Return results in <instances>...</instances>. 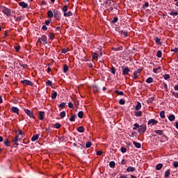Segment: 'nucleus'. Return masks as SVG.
<instances>
[{
    "label": "nucleus",
    "instance_id": "obj_24",
    "mask_svg": "<svg viewBox=\"0 0 178 178\" xmlns=\"http://www.w3.org/2000/svg\"><path fill=\"white\" fill-rule=\"evenodd\" d=\"M47 16L50 18L54 17V13H52V10H49L47 12Z\"/></svg>",
    "mask_w": 178,
    "mask_h": 178
},
{
    "label": "nucleus",
    "instance_id": "obj_6",
    "mask_svg": "<svg viewBox=\"0 0 178 178\" xmlns=\"http://www.w3.org/2000/svg\"><path fill=\"white\" fill-rule=\"evenodd\" d=\"M23 138V136H22L21 138H19V135L15 136V139L13 140V143H14L15 145H19V143H17V141H19V140H22Z\"/></svg>",
    "mask_w": 178,
    "mask_h": 178
},
{
    "label": "nucleus",
    "instance_id": "obj_34",
    "mask_svg": "<svg viewBox=\"0 0 178 178\" xmlns=\"http://www.w3.org/2000/svg\"><path fill=\"white\" fill-rule=\"evenodd\" d=\"M38 135H35L31 138V141H37V139L38 138Z\"/></svg>",
    "mask_w": 178,
    "mask_h": 178
},
{
    "label": "nucleus",
    "instance_id": "obj_16",
    "mask_svg": "<svg viewBox=\"0 0 178 178\" xmlns=\"http://www.w3.org/2000/svg\"><path fill=\"white\" fill-rule=\"evenodd\" d=\"M133 144L135 145L136 148H141V143L133 141Z\"/></svg>",
    "mask_w": 178,
    "mask_h": 178
},
{
    "label": "nucleus",
    "instance_id": "obj_46",
    "mask_svg": "<svg viewBox=\"0 0 178 178\" xmlns=\"http://www.w3.org/2000/svg\"><path fill=\"white\" fill-rule=\"evenodd\" d=\"M160 69H161V67H157V68H154V69H153L154 73H158V70H160Z\"/></svg>",
    "mask_w": 178,
    "mask_h": 178
},
{
    "label": "nucleus",
    "instance_id": "obj_3",
    "mask_svg": "<svg viewBox=\"0 0 178 178\" xmlns=\"http://www.w3.org/2000/svg\"><path fill=\"white\" fill-rule=\"evenodd\" d=\"M138 133L141 134V133L144 134L145 131H147V126L145 124H142L139 126Z\"/></svg>",
    "mask_w": 178,
    "mask_h": 178
},
{
    "label": "nucleus",
    "instance_id": "obj_36",
    "mask_svg": "<svg viewBox=\"0 0 178 178\" xmlns=\"http://www.w3.org/2000/svg\"><path fill=\"white\" fill-rule=\"evenodd\" d=\"M163 79H165V80H168V79H170V75L168 74H165L163 76Z\"/></svg>",
    "mask_w": 178,
    "mask_h": 178
},
{
    "label": "nucleus",
    "instance_id": "obj_8",
    "mask_svg": "<svg viewBox=\"0 0 178 178\" xmlns=\"http://www.w3.org/2000/svg\"><path fill=\"white\" fill-rule=\"evenodd\" d=\"M54 16L55 19H56V20H59V19H60V17H59V11H58L57 10H54Z\"/></svg>",
    "mask_w": 178,
    "mask_h": 178
},
{
    "label": "nucleus",
    "instance_id": "obj_4",
    "mask_svg": "<svg viewBox=\"0 0 178 178\" xmlns=\"http://www.w3.org/2000/svg\"><path fill=\"white\" fill-rule=\"evenodd\" d=\"M24 112L31 119H34V114L33 112H31V111L29 109H24Z\"/></svg>",
    "mask_w": 178,
    "mask_h": 178
},
{
    "label": "nucleus",
    "instance_id": "obj_37",
    "mask_svg": "<svg viewBox=\"0 0 178 178\" xmlns=\"http://www.w3.org/2000/svg\"><path fill=\"white\" fill-rule=\"evenodd\" d=\"M143 115V112L142 111H136L135 112V115L136 116H141Z\"/></svg>",
    "mask_w": 178,
    "mask_h": 178
},
{
    "label": "nucleus",
    "instance_id": "obj_48",
    "mask_svg": "<svg viewBox=\"0 0 178 178\" xmlns=\"http://www.w3.org/2000/svg\"><path fill=\"white\" fill-rule=\"evenodd\" d=\"M49 38L50 40H54V38H55V35L54 33H50Z\"/></svg>",
    "mask_w": 178,
    "mask_h": 178
},
{
    "label": "nucleus",
    "instance_id": "obj_18",
    "mask_svg": "<svg viewBox=\"0 0 178 178\" xmlns=\"http://www.w3.org/2000/svg\"><path fill=\"white\" fill-rule=\"evenodd\" d=\"M92 88H93V91H94L95 92H98L99 91V88L98 86H97V85H94V86H92Z\"/></svg>",
    "mask_w": 178,
    "mask_h": 178
},
{
    "label": "nucleus",
    "instance_id": "obj_9",
    "mask_svg": "<svg viewBox=\"0 0 178 178\" xmlns=\"http://www.w3.org/2000/svg\"><path fill=\"white\" fill-rule=\"evenodd\" d=\"M3 13H4V15H6V16H10V14H11L10 9L4 8L3 10Z\"/></svg>",
    "mask_w": 178,
    "mask_h": 178
},
{
    "label": "nucleus",
    "instance_id": "obj_23",
    "mask_svg": "<svg viewBox=\"0 0 178 178\" xmlns=\"http://www.w3.org/2000/svg\"><path fill=\"white\" fill-rule=\"evenodd\" d=\"M84 116V112L83 111H79L78 113V117L79 118V119H83V117Z\"/></svg>",
    "mask_w": 178,
    "mask_h": 178
},
{
    "label": "nucleus",
    "instance_id": "obj_30",
    "mask_svg": "<svg viewBox=\"0 0 178 178\" xmlns=\"http://www.w3.org/2000/svg\"><path fill=\"white\" fill-rule=\"evenodd\" d=\"M146 81L149 84H151V83H152L154 81V79H152V77H149V78H147Z\"/></svg>",
    "mask_w": 178,
    "mask_h": 178
},
{
    "label": "nucleus",
    "instance_id": "obj_19",
    "mask_svg": "<svg viewBox=\"0 0 178 178\" xmlns=\"http://www.w3.org/2000/svg\"><path fill=\"white\" fill-rule=\"evenodd\" d=\"M170 176V170H168L164 175V178H168Z\"/></svg>",
    "mask_w": 178,
    "mask_h": 178
},
{
    "label": "nucleus",
    "instance_id": "obj_28",
    "mask_svg": "<svg viewBox=\"0 0 178 178\" xmlns=\"http://www.w3.org/2000/svg\"><path fill=\"white\" fill-rule=\"evenodd\" d=\"M155 41H156V42L159 45H161V44H162V42H161V38H155Z\"/></svg>",
    "mask_w": 178,
    "mask_h": 178
},
{
    "label": "nucleus",
    "instance_id": "obj_64",
    "mask_svg": "<svg viewBox=\"0 0 178 178\" xmlns=\"http://www.w3.org/2000/svg\"><path fill=\"white\" fill-rule=\"evenodd\" d=\"M68 106H69V108H73V103L70 102V103L68 104Z\"/></svg>",
    "mask_w": 178,
    "mask_h": 178
},
{
    "label": "nucleus",
    "instance_id": "obj_40",
    "mask_svg": "<svg viewBox=\"0 0 178 178\" xmlns=\"http://www.w3.org/2000/svg\"><path fill=\"white\" fill-rule=\"evenodd\" d=\"M134 130H137V129L140 128V125L138 123L134 124Z\"/></svg>",
    "mask_w": 178,
    "mask_h": 178
},
{
    "label": "nucleus",
    "instance_id": "obj_2",
    "mask_svg": "<svg viewBox=\"0 0 178 178\" xmlns=\"http://www.w3.org/2000/svg\"><path fill=\"white\" fill-rule=\"evenodd\" d=\"M141 72H143V68L138 69L136 72H134V79L135 80H137V79H138L140 74H141Z\"/></svg>",
    "mask_w": 178,
    "mask_h": 178
},
{
    "label": "nucleus",
    "instance_id": "obj_42",
    "mask_svg": "<svg viewBox=\"0 0 178 178\" xmlns=\"http://www.w3.org/2000/svg\"><path fill=\"white\" fill-rule=\"evenodd\" d=\"M111 71L113 74H115L116 73V69L115 68V67H112Z\"/></svg>",
    "mask_w": 178,
    "mask_h": 178
},
{
    "label": "nucleus",
    "instance_id": "obj_29",
    "mask_svg": "<svg viewBox=\"0 0 178 178\" xmlns=\"http://www.w3.org/2000/svg\"><path fill=\"white\" fill-rule=\"evenodd\" d=\"M157 58H162V51L159 50L156 54Z\"/></svg>",
    "mask_w": 178,
    "mask_h": 178
},
{
    "label": "nucleus",
    "instance_id": "obj_63",
    "mask_svg": "<svg viewBox=\"0 0 178 178\" xmlns=\"http://www.w3.org/2000/svg\"><path fill=\"white\" fill-rule=\"evenodd\" d=\"M97 156L102 155V151H97Z\"/></svg>",
    "mask_w": 178,
    "mask_h": 178
},
{
    "label": "nucleus",
    "instance_id": "obj_43",
    "mask_svg": "<svg viewBox=\"0 0 178 178\" xmlns=\"http://www.w3.org/2000/svg\"><path fill=\"white\" fill-rule=\"evenodd\" d=\"M46 86H50V87H52V81H51L50 80H48L46 82Z\"/></svg>",
    "mask_w": 178,
    "mask_h": 178
},
{
    "label": "nucleus",
    "instance_id": "obj_50",
    "mask_svg": "<svg viewBox=\"0 0 178 178\" xmlns=\"http://www.w3.org/2000/svg\"><path fill=\"white\" fill-rule=\"evenodd\" d=\"M6 37H9V32L8 31H5L3 38H6Z\"/></svg>",
    "mask_w": 178,
    "mask_h": 178
},
{
    "label": "nucleus",
    "instance_id": "obj_56",
    "mask_svg": "<svg viewBox=\"0 0 178 178\" xmlns=\"http://www.w3.org/2000/svg\"><path fill=\"white\" fill-rule=\"evenodd\" d=\"M63 11H64L65 13H66V12H67V6H63Z\"/></svg>",
    "mask_w": 178,
    "mask_h": 178
},
{
    "label": "nucleus",
    "instance_id": "obj_1",
    "mask_svg": "<svg viewBox=\"0 0 178 178\" xmlns=\"http://www.w3.org/2000/svg\"><path fill=\"white\" fill-rule=\"evenodd\" d=\"M38 42L43 44V45H45V44H48L47 36H45V35H43L41 38H39Z\"/></svg>",
    "mask_w": 178,
    "mask_h": 178
},
{
    "label": "nucleus",
    "instance_id": "obj_35",
    "mask_svg": "<svg viewBox=\"0 0 178 178\" xmlns=\"http://www.w3.org/2000/svg\"><path fill=\"white\" fill-rule=\"evenodd\" d=\"M60 118H61V119H63V118H65V116H66V112L62 111V112L60 113Z\"/></svg>",
    "mask_w": 178,
    "mask_h": 178
},
{
    "label": "nucleus",
    "instance_id": "obj_7",
    "mask_svg": "<svg viewBox=\"0 0 178 178\" xmlns=\"http://www.w3.org/2000/svg\"><path fill=\"white\" fill-rule=\"evenodd\" d=\"M122 74H124V76H126V74H129V72H130V69H129V67H126L124 68V67L122 66Z\"/></svg>",
    "mask_w": 178,
    "mask_h": 178
},
{
    "label": "nucleus",
    "instance_id": "obj_22",
    "mask_svg": "<svg viewBox=\"0 0 178 178\" xmlns=\"http://www.w3.org/2000/svg\"><path fill=\"white\" fill-rule=\"evenodd\" d=\"M73 15V13L69 11L68 13H64V16L65 17H69V16H72Z\"/></svg>",
    "mask_w": 178,
    "mask_h": 178
},
{
    "label": "nucleus",
    "instance_id": "obj_33",
    "mask_svg": "<svg viewBox=\"0 0 178 178\" xmlns=\"http://www.w3.org/2000/svg\"><path fill=\"white\" fill-rule=\"evenodd\" d=\"M109 166L110 168H115V166H116V164L115 163V161H111L109 163Z\"/></svg>",
    "mask_w": 178,
    "mask_h": 178
},
{
    "label": "nucleus",
    "instance_id": "obj_57",
    "mask_svg": "<svg viewBox=\"0 0 178 178\" xmlns=\"http://www.w3.org/2000/svg\"><path fill=\"white\" fill-rule=\"evenodd\" d=\"M115 94H118V95H124L123 92H122V91L119 92V90H116Z\"/></svg>",
    "mask_w": 178,
    "mask_h": 178
},
{
    "label": "nucleus",
    "instance_id": "obj_15",
    "mask_svg": "<svg viewBox=\"0 0 178 178\" xmlns=\"http://www.w3.org/2000/svg\"><path fill=\"white\" fill-rule=\"evenodd\" d=\"M163 166V164H162V163L157 164L156 166V170H161L162 169Z\"/></svg>",
    "mask_w": 178,
    "mask_h": 178
},
{
    "label": "nucleus",
    "instance_id": "obj_17",
    "mask_svg": "<svg viewBox=\"0 0 178 178\" xmlns=\"http://www.w3.org/2000/svg\"><path fill=\"white\" fill-rule=\"evenodd\" d=\"M136 170V168L129 166L127 168V172H134Z\"/></svg>",
    "mask_w": 178,
    "mask_h": 178
},
{
    "label": "nucleus",
    "instance_id": "obj_32",
    "mask_svg": "<svg viewBox=\"0 0 178 178\" xmlns=\"http://www.w3.org/2000/svg\"><path fill=\"white\" fill-rule=\"evenodd\" d=\"M160 118H161V119H165V111H162L161 112H160Z\"/></svg>",
    "mask_w": 178,
    "mask_h": 178
},
{
    "label": "nucleus",
    "instance_id": "obj_49",
    "mask_svg": "<svg viewBox=\"0 0 178 178\" xmlns=\"http://www.w3.org/2000/svg\"><path fill=\"white\" fill-rule=\"evenodd\" d=\"M127 151V149L126 147H121V152H122L123 154H124V152H126Z\"/></svg>",
    "mask_w": 178,
    "mask_h": 178
},
{
    "label": "nucleus",
    "instance_id": "obj_58",
    "mask_svg": "<svg viewBox=\"0 0 178 178\" xmlns=\"http://www.w3.org/2000/svg\"><path fill=\"white\" fill-rule=\"evenodd\" d=\"M9 144H10L9 140H4V145H6V147H9Z\"/></svg>",
    "mask_w": 178,
    "mask_h": 178
},
{
    "label": "nucleus",
    "instance_id": "obj_52",
    "mask_svg": "<svg viewBox=\"0 0 178 178\" xmlns=\"http://www.w3.org/2000/svg\"><path fill=\"white\" fill-rule=\"evenodd\" d=\"M172 94L175 98H178V92H172Z\"/></svg>",
    "mask_w": 178,
    "mask_h": 178
},
{
    "label": "nucleus",
    "instance_id": "obj_12",
    "mask_svg": "<svg viewBox=\"0 0 178 178\" xmlns=\"http://www.w3.org/2000/svg\"><path fill=\"white\" fill-rule=\"evenodd\" d=\"M11 111L13 112V113H17L19 115V108H17V107H12Z\"/></svg>",
    "mask_w": 178,
    "mask_h": 178
},
{
    "label": "nucleus",
    "instance_id": "obj_5",
    "mask_svg": "<svg viewBox=\"0 0 178 178\" xmlns=\"http://www.w3.org/2000/svg\"><path fill=\"white\" fill-rule=\"evenodd\" d=\"M21 83L22 84H24V86H30L31 87H33L32 82L31 81L27 80V79L22 81Z\"/></svg>",
    "mask_w": 178,
    "mask_h": 178
},
{
    "label": "nucleus",
    "instance_id": "obj_21",
    "mask_svg": "<svg viewBox=\"0 0 178 178\" xmlns=\"http://www.w3.org/2000/svg\"><path fill=\"white\" fill-rule=\"evenodd\" d=\"M154 133H156V134H158L159 136H162V134H163V131H162V130H155Z\"/></svg>",
    "mask_w": 178,
    "mask_h": 178
},
{
    "label": "nucleus",
    "instance_id": "obj_11",
    "mask_svg": "<svg viewBox=\"0 0 178 178\" xmlns=\"http://www.w3.org/2000/svg\"><path fill=\"white\" fill-rule=\"evenodd\" d=\"M19 6H21L22 8H27V6H29V4L24 3V1H21L19 3Z\"/></svg>",
    "mask_w": 178,
    "mask_h": 178
},
{
    "label": "nucleus",
    "instance_id": "obj_14",
    "mask_svg": "<svg viewBox=\"0 0 178 178\" xmlns=\"http://www.w3.org/2000/svg\"><path fill=\"white\" fill-rule=\"evenodd\" d=\"M113 51H123V47L120 46L118 47H114L113 48Z\"/></svg>",
    "mask_w": 178,
    "mask_h": 178
},
{
    "label": "nucleus",
    "instance_id": "obj_47",
    "mask_svg": "<svg viewBox=\"0 0 178 178\" xmlns=\"http://www.w3.org/2000/svg\"><path fill=\"white\" fill-rule=\"evenodd\" d=\"M21 67H23V69H27L29 67V65L26 64H20Z\"/></svg>",
    "mask_w": 178,
    "mask_h": 178
},
{
    "label": "nucleus",
    "instance_id": "obj_61",
    "mask_svg": "<svg viewBox=\"0 0 178 178\" xmlns=\"http://www.w3.org/2000/svg\"><path fill=\"white\" fill-rule=\"evenodd\" d=\"M67 51H69V49H63L61 50L62 54H66V52H67Z\"/></svg>",
    "mask_w": 178,
    "mask_h": 178
},
{
    "label": "nucleus",
    "instance_id": "obj_41",
    "mask_svg": "<svg viewBox=\"0 0 178 178\" xmlns=\"http://www.w3.org/2000/svg\"><path fill=\"white\" fill-rule=\"evenodd\" d=\"M54 129H60V124L56 123L54 126Z\"/></svg>",
    "mask_w": 178,
    "mask_h": 178
},
{
    "label": "nucleus",
    "instance_id": "obj_62",
    "mask_svg": "<svg viewBox=\"0 0 178 178\" xmlns=\"http://www.w3.org/2000/svg\"><path fill=\"white\" fill-rule=\"evenodd\" d=\"M174 168H178V161H175L173 163Z\"/></svg>",
    "mask_w": 178,
    "mask_h": 178
},
{
    "label": "nucleus",
    "instance_id": "obj_44",
    "mask_svg": "<svg viewBox=\"0 0 178 178\" xmlns=\"http://www.w3.org/2000/svg\"><path fill=\"white\" fill-rule=\"evenodd\" d=\"M65 106H66V103L63 102V103L60 104L59 107L61 108L62 109H63V108H65Z\"/></svg>",
    "mask_w": 178,
    "mask_h": 178
},
{
    "label": "nucleus",
    "instance_id": "obj_13",
    "mask_svg": "<svg viewBox=\"0 0 178 178\" xmlns=\"http://www.w3.org/2000/svg\"><path fill=\"white\" fill-rule=\"evenodd\" d=\"M39 119L40 120H44V111L39 112Z\"/></svg>",
    "mask_w": 178,
    "mask_h": 178
},
{
    "label": "nucleus",
    "instance_id": "obj_27",
    "mask_svg": "<svg viewBox=\"0 0 178 178\" xmlns=\"http://www.w3.org/2000/svg\"><path fill=\"white\" fill-rule=\"evenodd\" d=\"M141 109V103L139 102L137 103V105L136 106V111H140Z\"/></svg>",
    "mask_w": 178,
    "mask_h": 178
},
{
    "label": "nucleus",
    "instance_id": "obj_26",
    "mask_svg": "<svg viewBox=\"0 0 178 178\" xmlns=\"http://www.w3.org/2000/svg\"><path fill=\"white\" fill-rule=\"evenodd\" d=\"M77 131H79V133H84V127H78Z\"/></svg>",
    "mask_w": 178,
    "mask_h": 178
},
{
    "label": "nucleus",
    "instance_id": "obj_38",
    "mask_svg": "<svg viewBox=\"0 0 178 178\" xmlns=\"http://www.w3.org/2000/svg\"><path fill=\"white\" fill-rule=\"evenodd\" d=\"M92 145V143L91 142H87L86 144V148H90Z\"/></svg>",
    "mask_w": 178,
    "mask_h": 178
},
{
    "label": "nucleus",
    "instance_id": "obj_60",
    "mask_svg": "<svg viewBox=\"0 0 178 178\" xmlns=\"http://www.w3.org/2000/svg\"><path fill=\"white\" fill-rule=\"evenodd\" d=\"M118 17H115L113 18V19L111 21V22L116 23L118 22Z\"/></svg>",
    "mask_w": 178,
    "mask_h": 178
},
{
    "label": "nucleus",
    "instance_id": "obj_20",
    "mask_svg": "<svg viewBox=\"0 0 178 178\" xmlns=\"http://www.w3.org/2000/svg\"><path fill=\"white\" fill-rule=\"evenodd\" d=\"M175 119H176V117L175 116V115H170L168 117V120H170V122H173V120H175Z\"/></svg>",
    "mask_w": 178,
    "mask_h": 178
},
{
    "label": "nucleus",
    "instance_id": "obj_59",
    "mask_svg": "<svg viewBox=\"0 0 178 178\" xmlns=\"http://www.w3.org/2000/svg\"><path fill=\"white\" fill-rule=\"evenodd\" d=\"M171 51H172V52H175V54H177V52H178V48H177V47H175L174 49H171Z\"/></svg>",
    "mask_w": 178,
    "mask_h": 178
},
{
    "label": "nucleus",
    "instance_id": "obj_54",
    "mask_svg": "<svg viewBox=\"0 0 178 178\" xmlns=\"http://www.w3.org/2000/svg\"><path fill=\"white\" fill-rule=\"evenodd\" d=\"M74 119H76V115H74L70 118V122H74Z\"/></svg>",
    "mask_w": 178,
    "mask_h": 178
},
{
    "label": "nucleus",
    "instance_id": "obj_51",
    "mask_svg": "<svg viewBox=\"0 0 178 178\" xmlns=\"http://www.w3.org/2000/svg\"><path fill=\"white\" fill-rule=\"evenodd\" d=\"M170 15L171 16H177L178 13H177V12H171V13H170Z\"/></svg>",
    "mask_w": 178,
    "mask_h": 178
},
{
    "label": "nucleus",
    "instance_id": "obj_10",
    "mask_svg": "<svg viewBox=\"0 0 178 178\" xmlns=\"http://www.w3.org/2000/svg\"><path fill=\"white\" fill-rule=\"evenodd\" d=\"M156 123H158V121L154 120V119H150L148 122L147 124L149 126V124H152V126H154V124H156Z\"/></svg>",
    "mask_w": 178,
    "mask_h": 178
},
{
    "label": "nucleus",
    "instance_id": "obj_53",
    "mask_svg": "<svg viewBox=\"0 0 178 178\" xmlns=\"http://www.w3.org/2000/svg\"><path fill=\"white\" fill-rule=\"evenodd\" d=\"M98 56H99L98 54L95 53V54H93V56H92V58H93L94 59H98Z\"/></svg>",
    "mask_w": 178,
    "mask_h": 178
},
{
    "label": "nucleus",
    "instance_id": "obj_31",
    "mask_svg": "<svg viewBox=\"0 0 178 178\" xmlns=\"http://www.w3.org/2000/svg\"><path fill=\"white\" fill-rule=\"evenodd\" d=\"M67 70H69V67L67 65H65L64 67H63L64 73H67Z\"/></svg>",
    "mask_w": 178,
    "mask_h": 178
},
{
    "label": "nucleus",
    "instance_id": "obj_25",
    "mask_svg": "<svg viewBox=\"0 0 178 178\" xmlns=\"http://www.w3.org/2000/svg\"><path fill=\"white\" fill-rule=\"evenodd\" d=\"M56 97H58V92H53V94L51 95V99H56Z\"/></svg>",
    "mask_w": 178,
    "mask_h": 178
},
{
    "label": "nucleus",
    "instance_id": "obj_55",
    "mask_svg": "<svg viewBox=\"0 0 178 178\" xmlns=\"http://www.w3.org/2000/svg\"><path fill=\"white\" fill-rule=\"evenodd\" d=\"M148 6H149V4L148 3H145V4L143 5V8L144 9H147V8H148Z\"/></svg>",
    "mask_w": 178,
    "mask_h": 178
},
{
    "label": "nucleus",
    "instance_id": "obj_39",
    "mask_svg": "<svg viewBox=\"0 0 178 178\" xmlns=\"http://www.w3.org/2000/svg\"><path fill=\"white\" fill-rule=\"evenodd\" d=\"M119 104H120V105H124V104H126V102L124 101V99H120V101H119Z\"/></svg>",
    "mask_w": 178,
    "mask_h": 178
},
{
    "label": "nucleus",
    "instance_id": "obj_45",
    "mask_svg": "<svg viewBox=\"0 0 178 178\" xmlns=\"http://www.w3.org/2000/svg\"><path fill=\"white\" fill-rule=\"evenodd\" d=\"M120 33H121V34H123V35H124V37H127V35H129V33H127L126 31H121Z\"/></svg>",
    "mask_w": 178,
    "mask_h": 178
}]
</instances>
